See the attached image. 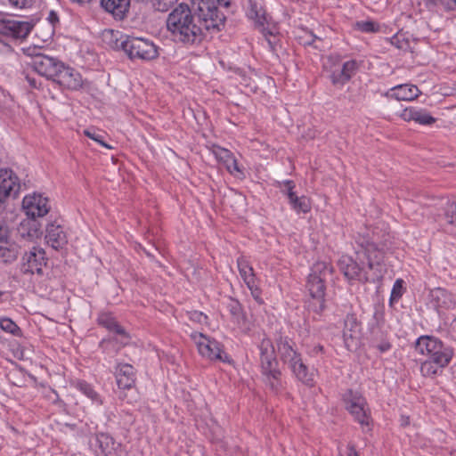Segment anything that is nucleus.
<instances>
[{"mask_svg": "<svg viewBox=\"0 0 456 456\" xmlns=\"http://www.w3.org/2000/svg\"><path fill=\"white\" fill-rule=\"evenodd\" d=\"M191 8L187 4H179L167 15L166 25L170 37L175 42L185 45L200 44L206 31H218L216 23L205 12L198 10L197 4Z\"/></svg>", "mask_w": 456, "mask_h": 456, "instance_id": "obj_1", "label": "nucleus"}, {"mask_svg": "<svg viewBox=\"0 0 456 456\" xmlns=\"http://www.w3.org/2000/svg\"><path fill=\"white\" fill-rule=\"evenodd\" d=\"M360 247L361 249L356 251V260L348 256H343L339 259L338 265L340 271L349 281H367L369 274L364 266V259H366L369 270L373 271V279L380 276L383 271V251L374 242L370 240L361 242Z\"/></svg>", "mask_w": 456, "mask_h": 456, "instance_id": "obj_2", "label": "nucleus"}, {"mask_svg": "<svg viewBox=\"0 0 456 456\" xmlns=\"http://www.w3.org/2000/svg\"><path fill=\"white\" fill-rule=\"evenodd\" d=\"M331 274L332 267L329 264L316 262L308 275L306 288L311 297L308 308L317 314H321L325 308V284Z\"/></svg>", "mask_w": 456, "mask_h": 456, "instance_id": "obj_3", "label": "nucleus"}, {"mask_svg": "<svg viewBox=\"0 0 456 456\" xmlns=\"http://www.w3.org/2000/svg\"><path fill=\"white\" fill-rule=\"evenodd\" d=\"M277 350L284 363L289 364L296 377L307 386L314 385V375L308 373L306 366L303 363L300 355L293 347L292 341L285 337H280L277 341Z\"/></svg>", "mask_w": 456, "mask_h": 456, "instance_id": "obj_4", "label": "nucleus"}, {"mask_svg": "<svg viewBox=\"0 0 456 456\" xmlns=\"http://www.w3.org/2000/svg\"><path fill=\"white\" fill-rule=\"evenodd\" d=\"M416 350L428 357L429 360H433V362L442 365L448 366L451 362L454 352L453 349L444 345L440 339L433 336H421L415 343Z\"/></svg>", "mask_w": 456, "mask_h": 456, "instance_id": "obj_5", "label": "nucleus"}, {"mask_svg": "<svg viewBox=\"0 0 456 456\" xmlns=\"http://www.w3.org/2000/svg\"><path fill=\"white\" fill-rule=\"evenodd\" d=\"M259 351L262 372L265 376L266 384L273 391L277 392L281 387V372L277 369L275 350L272 341L264 338L259 345Z\"/></svg>", "mask_w": 456, "mask_h": 456, "instance_id": "obj_6", "label": "nucleus"}, {"mask_svg": "<svg viewBox=\"0 0 456 456\" xmlns=\"http://www.w3.org/2000/svg\"><path fill=\"white\" fill-rule=\"evenodd\" d=\"M120 47L131 60L151 61L159 55L158 47L150 40L127 37Z\"/></svg>", "mask_w": 456, "mask_h": 456, "instance_id": "obj_7", "label": "nucleus"}, {"mask_svg": "<svg viewBox=\"0 0 456 456\" xmlns=\"http://www.w3.org/2000/svg\"><path fill=\"white\" fill-rule=\"evenodd\" d=\"M191 338L197 346L199 354L210 361L229 362V356L223 346L216 339L200 332H192Z\"/></svg>", "mask_w": 456, "mask_h": 456, "instance_id": "obj_8", "label": "nucleus"}, {"mask_svg": "<svg viewBox=\"0 0 456 456\" xmlns=\"http://www.w3.org/2000/svg\"><path fill=\"white\" fill-rule=\"evenodd\" d=\"M338 62V58L329 56L327 62L324 64L325 68L330 72V78L334 86H343L347 83L358 69L355 61H348L342 65Z\"/></svg>", "mask_w": 456, "mask_h": 456, "instance_id": "obj_9", "label": "nucleus"}, {"mask_svg": "<svg viewBox=\"0 0 456 456\" xmlns=\"http://www.w3.org/2000/svg\"><path fill=\"white\" fill-rule=\"evenodd\" d=\"M344 402L346 410L354 416L361 425H369V414L365 399L360 393L347 390L344 395Z\"/></svg>", "mask_w": 456, "mask_h": 456, "instance_id": "obj_10", "label": "nucleus"}, {"mask_svg": "<svg viewBox=\"0 0 456 456\" xmlns=\"http://www.w3.org/2000/svg\"><path fill=\"white\" fill-rule=\"evenodd\" d=\"M20 253V246L11 240L10 231L4 221L0 220V262L11 264Z\"/></svg>", "mask_w": 456, "mask_h": 456, "instance_id": "obj_11", "label": "nucleus"}, {"mask_svg": "<svg viewBox=\"0 0 456 456\" xmlns=\"http://www.w3.org/2000/svg\"><path fill=\"white\" fill-rule=\"evenodd\" d=\"M46 262L45 251L41 248L33 247L22 256L21 271L24 273L42 274Z\"/></svg>", "mask_w": 456, "mask_h": 456, "instance_id": "obj_12", "label": "nucleus"}, {"mask_svg": "<svg viewBox=\"0 0 456 456\" xmlns=\"http://www.w3.org/2000/svg\"><path fill=\"white\" fill-rule=\"evenodd\" d=\"M343 338L346 348L350 351H354L360 346L362 328L354 314H348L345 319Z\"/></svg>", "mask_w": 456, "mask_h": 456, "instance_id": "obj_13", "label": "nucleus"}, {"mask_svg": "<svg viewBox=\"0 0 456 456\" xmlns=\"http://www.w3.org/2000/svg\"><path fill=\"white\" fill-rule=\"evenodd\" d=\"M31 66L39 75L53 81L62 67V62L55 58L38 54L33 58Z\"/></svg>", "mask_w": 456, "mask_h": 456, "instance_id": "obj_14", "label": "nucleus"}, {"mask_svg": "<svg viewBox=\"0 0 456 456\" xmlns=\"http://www.w3.org/2000/svg\"><path fill=\"white\" fill-rule=\"evenodd\" d=\"M191 3L197 4L199 11L207 12L214 23H216V20H220L216 24L217 30H220L221 27L224 25L225 16L219 12L217 5L228 7L230 0H191Z\"/></svg>", "mask_w": 456, "mask_h": 456, "instance_id": "obj_15", "label": "nucleus"}, {"mask_svg": "<svg viewBox=\"0 0 456 456\" xmlns=\"http://www.w3.org/2000/svg\"><path fill=\"white\" fill-rule=\"evenodd\" d=\"M19 190L20 183L16 174L8 168L0 169V204L10 197H15Z\"/></svg>", "mask_w": 456, "mask_h": 456, "instance_id": "obj_16", "label": "nucleus"}, {"mask_svg": "<svg viewBox=\"0 0 456 456\" xmlns=\"http://www.w3.org/2000/svg\"><path fill=\"white\" fill-rule=\"evenodd\" d=\"M22 207L28 218L36 219L49 212L48 200L40 194L28 195L22 200Z\"/></svg>", "mask_w": 456, "mask_h": 456, "instance_id": "obj_17", "label": "nucleus"}, {"mask_svg": "<svg viewBox=\"0 0 456 456\" xmlns=\"http://www.w3.org/2000/svg\"><path fill=\"white\" fill-rule=\"evenodd\" d=\"M32 26L26 21H20L9 18H0V34L13 38H25L30 32Z\"/></svg>", "mask_w": 456, "mask_h": 456, "instance_id": "obj_18", "label": "nucleus"}, {"mask_svg": "<svg viewBox=\"0 0 456 456\" xmlns=\"http://www.w3.org/2000/svg\"><path fill=\"white\" fill-rule=\"evenodd\" d=\"M53 81L69 90H77L83 85L82 77L79 72L73 68L65 66L63 62Z\"/></svg>", "mask_w": 456, "mask_h": 456, "instance_id": "obj_19", "label": "nucleus"}, {"mask_svg": "<svg viewBox=\"0 0 456 456\" xmlns=\"http://www.w3.org/2000/svg\"><path fill=\"white\" fill-rule=\"evenodd\" d=\"M212 151L216 159L224 165L225 168L231 175L237 178H243L245 176L236 158L229 150L220 146H214Z\"/></svg>", "mask_w": 456, "mask_h": 456, "instance_id": "obj_20", "label": "nucleus"}, {"mask_svg": "<svg viewBox=\"0 0 456 456\" xmlns=\"http://www.w3.org/2000/svg\"><path fill=\"white\" fill-rule=\"evenodd\" d=\"M90 446L96 452H101L105 456H111L118 444L114 439L106 433H99L89 441Z\"/></svg>", "mask_w": 456, "mask_h": 456, "instance_id": "obj_21", "label": "nucleus"}, {"mask_svg": "<svg viewBox=\"0 0 456 456\" xmlns=\"http://www.w3.org/2000/svg\"><path fill=\"white\" fill-rule=\"evenodd\" d=\"M40 224L36 219L27 218L20 222L17 228V234L27 241H35L42 235Z\"/></svg>", "mask_w": 456, "mask_h": 456, "instance_id": "obj_22", "label": "nucleus"}, {"mask_svg": "<svg viewBox=\"0 0 456 456\" xmlns=\"http://www.w3.org/2000/svg\"><path fill=\"white\" fill-rule=\"evenodd\" d=\"M400 117L407 122L414 121L419 125H432L436 118L428 111L423 109L409 107L405 108L400 114Z\"/></svg>", "mask_w": 456, "mask_h": 456, "instance_id": "obj_23", "label": "nucleus"}, {"mask_svg": "<svg viewBox=\"0 0 456 456\" xmlns=\"http://www.w3.org/2000/svg\"><path fill=\"white\" fill-rule=\"evenodd\" d=\"M118 387L120 389H130L135 384V370L128 364H118L116 373Z\"/></svg>", "mask_w": 456, "mask_h": 456, "instance_id": "obj_24", "label": "nucleus"}, {"mask_svg": "<svg viewBox=\"0 0 456 456\" xmlns=\"http://www.w3.org/2000/svg\"><path fill=\"white\" fill-rule=\"evenodd\" d=\"M46 242L54 249L62 248L67 243V236L61 225L50 224L46 227Z\"/></svg>", "mask_w": 456, "mask_h": 456, "instance_id": "obj_25", "label": "nucleus"}, {"mask_svg": "<svg viewBox=\"0 0 456 456\" xmlns=\"http://www.w3.org/2000/svg\"><path fill=\"white\" fill-rule=\"evenodd\" d=\"M101 5L116 19L122 20L128 12L130 0H101Z\"/></svg>", "mask_w": 456, "mask_h": 456, "instance_id": "obj_26", "label": "nucleus"}, {"mask_svg": "<svg viewBox=\"0 0 456 456\" xmlns=\"http://www.w3.org/2000/svg\"><path fill=\"white\" fill-rule=\"evenodd\" d=\"M284 185L287 189L288 197L293 208L297 212L307 213L311 209L310 200L305 196L297 197L293 191L294 183L292 181L284 182Z\"/></svg>", "mask_w": 456, "mask_h": 456, "instance_id": "obj_27", "label": "nucleus"}, {"mask_svg": "<svg viewBox=\"0 0 456 456\" xmlns=\"http://www.w3.org/2000/svg\"><path fill=\"white\" fill-rule=\"evenodd\" d=\"M429 299L432 305L436 308H451L453 305L452 296L444 289L436 288L430 291Z\"/></svg>", "mask_w": 456, "mask_h": 456, "instance_id": "obj_28", "label": "nucleus"}, {"mask_svg": "<svg viewBox=\"0 0 456 456\" xmlns=\"http://www.w3.org/2000/svg\"><path fill=\"white\" fill-rule=\"evenodd\" d=\"M420 94L419 89L414 85H399L390 91V97L398 101H412Z\"/></svg>", "mask_w": 456, "mask_h": 456, "instance_id": "obj_29", "label": "nucleus"}, {"mask_svg": "<svg viewBox=\"0 0 456 456\" xmlns=\"http://www.w3.org/2000/svg\"><path fill=\"white\" fill-rule=\"evenodd\" d=\"M390 42L399 50L413 52L417 40L409 32L399 31L391 37Z\"/></svg>", "mask_w": 456, "mask_h": 456, "instance_id": "obj_30", "label": "nucleus"}, {"mask_svg": "<svg viewBox=\"0 0 456 456\" xmlns=\"http://www.w3.org/2000/svg\"><path fill=\"white\" fill-rule=\"evenodd\" d=\"M238 269L240 274V277L243 279L244 282L247 286H252V283L256 281L255 273L252 266L248 264V262L245 259V257L240 256L237 260Z\"/></svg>", "mask_w": 456, "mask_h": 456, "instance_id": "obj_31", "label": "nucleus"}, {"mask_svg": "<svg viewBox=\"0 0 456 456\" xmlns=\"http://www.w3.org/2000/svg\"><path fill=\"white\" fill-rule=\"evenodd\" d=\"M99 322L102 325L106 327L110 331H114L118 335L122 336L121 343L126 344L128 341V336L126 335L124 329L110 316L109 315H102L99 318Z\"/></svg>", "mask_w": 456, "mask_h": 456, "instance_id": "obj_32", "label": "nucleus"}, {"mask_svg": "<svg viewBox=\"0 0 456 456\" xmlns=\"http://www.w3.org/2000/svg\"><path fill=\"white\" fill-rule=\"evenodd\" d=\"M248 17L255 20L256 24L261 28L262 32L266 37L267 34L265 33V24L267 22L265 12L262 7H258L256 4L250 3V9L248 11Z\"/></svg>", "mask_w": 456, "mask_h": 456, "instance_id": "obj_33", "label": "nucleus"}, {"mask_svg": "<svg viewBox=\"0 0 456 456\" xmlns=\"http://www.w3.org/2000/svg\"><path fill=\"white\" fill-rule=\"evenodd\" d=\"M445 366L433 362V360L427 359L420 365V372L424 377L436 378L441 375Z\"/></svg>", "mask_w": 456, "mask_h": 456, "instance_id": "obj_34", "label": "nucleus"}, {"mask_svg": "<svg viewBox=\"0 0 456 456\" xmlns=\"http://www.w3.org/2000/svg\"><path fill=\"white\" fill-rule=\"evenodd\" d=\"M372 343L373 346H375L381 353H385L391 348L390 342L388 339H387V338L384 337L383 332L381 331L375 333Z\"/></svg>", "mask_w": 456, "mask_h": 456, "instance_id": "obj_35", "label": "nucleus"}, {"mask_svg": "<svg viewBox=\"0 0 456 456\" xmlns=\"http://www.w3.org/2000/svg\"><path fill=\"white\" fill-rule=\"evenodd\" d=\"M83 134L87 136L88 138L94 140V142H98L102 146L107 148V149H112L110 145L106 143L104 139V134L101 133L100 131L96 130L95 128H88L84 130Z\"/></svg>", "mask_w": 456, "mask_h": 456, "instance_id": "obj_36", "label": "nucleus"}, {"mask_svg": "<svg viewBox=\"0 0 456 456\" xmlns=\"http://www.w3.org/2000/svg\"><path fill=\"white\" fill-rule=\"evenodd\" d=\"M177 0H150L151 7L158 12H167Z\"/></svg>", "mask_w": 456, "mask_h": 456, "instance_id": "obj_37", "label": "nucleus"}, {"mask_svg": "<svg viewBox=\"0 0 456 456\" xmlns=\"http://www.w3.org/2000/svg\"><path fill=\"white\" fill-rule=\"evenodd\" d=\"M444 218L449 224L456 226V201L447 203Z\"/></svg>", "mask_w": 456, "mask_h": 456, "instance_id": "obj_38", "label": "nucleus"}, {"mask_svg": "<svg viewBox=\"0 0 456 456\" xmlns=\"http://www.w3.org/2000/svg\"><path fill=\"white\" fill-rule=\"evenodd\" d=\"M77 387L83 394H85L87 397H89L93 401L99 400L98 394L93 389V387L89 384L83 382V381H79V382H77Z\"/></svg>", "mask_w": 456, "mask_h": 456, "instance_id": "obj_39", "label": "nucleus"}, {"mask_svg": "<svg viewBox=\"0 0 456 456\" xmlns=\"http://www.w3.org/2000/svg\"><path fill=\"white\" fill-rule=\"evenodd\" d=\"M0 327L3 330L11 334H17L20 331L17 324L9 318H4L0 320Z\"/></svg>", "mask_w": 456, "mask_h": 456, "instance_id": "obj_40", "label": "nucleus"}, {"mask_svg": "<svg viewBox=\"0 0 456 456\" xmlns=\"http://www.w3.org/2000/svg\"><path fill=\"white\" fill-rule=\"evenodd\" d=\"M8 4L16 9H28L34 5L37 0H7Z\"/></svg>", "mask_w": 456, "mask_h": 456, "instance_id": "obj_41", "label": "nucleus"}, {"mask_svg": "<svg viewBox=\"0 0 456 456\" xmlns=\"http://www.w3.org/2000/svg\"><path fill=\"white\" fill-rule=\"evenodd\" d=\"M188 316L191 322L199 324H205L208 321V316L205 314L195 310L188 312Z\"/></svg>", "mask_w": 456, "mask_h": 456, "instance_id": "obj_42", "label": "nucleus"}, {"mask_svg": "<svg viewBox=\"0 0 456 456\" xmlns=\"http://www.w3.org/2000/svg\"><path fill=\"white\" fill-rule=\"evenodd\" d=\"M357 28L362 32H376L379 30V25L370 20L358 22Z\"/></svg>", "mask_w": 456, "mask_h": 456, "instance_id": "obj_43", "label": "nucleus"}, {"mask_svg": "<svg viewBox=\"0 0 456 456\" xmlns=\"http://www.w3.org/2000/svg\"><path fill=\"white\" fill-rule=\"evenodd\" d=\"M403 281L397 280L392 289L391 292V300H397L399 299L403 295Z\"/></svg>", "mask_w": 456, "mask_h": 456, "instance_id": "obj_44", "label": "nucleus"}, {"mask_svg": "<svg viewBox=\"0 0 456 456\" xmlns=\"http://www.w3.org/2000/svg\"><path fill=\"white\" fill-rule=\"evenodd\" d=\"M248 288L250 289L252 296L256 299H258L260 297V290L257 285L256 284V281H254V283H252V286H248Z\"/></svg>", "mask_w": 456, "mask_h": 456, "instance_id": "obj_45", "label": "nucleus"}, {"mask_svg": "<svg viewBox=\"0 0 456 456\" xmlns=\"http://www.w3.org/2000/svg\"><path fill=\"white\" fill-rule=\"evenodd\" d=\"M231 312L233 315H238L240 312V305L238 302H233L231 304Z\"/></svg>", "mask_w": 456, "mask_h": 456, "instance_id": "obj_46", "label": "nucleus"}, {"mask_svg": "<svg viewBox=\"0 0 456 456\" xmlns=\"http://www.w3.org/2000/svg\"><path fill=\"white\" fill-rule=\"evenodd\" d=\"M347 456H359L358 452H356L355 446L353 444H348L347 445Z\"/></svg>", "mask_w": 456, "mask_h": 456, "instance_id": "obj_47", "label": "nucleus"}, {"mask_svg": "<svg viewBox=\"0 0 456 456\" xmlns=\"http://www.w3.org/2000/svg\"><path fill=\"white\" fill-rule=\"evenodd\" d=\"M444 5L449 8H452L453 5L456 4V0H440Z\"/></svg>", "mask_w": 456, "mask_h": 456, "instance_id": "obj_48", "label": "nucleus"}, {"mask_svg": "<svg viewBox=\"0 0 456 456\" xmlns=\"http://www.w3.org/2000/svg\"><path fill=\"white\" fill-rule=\"evenodd\" d=\"M49 19H50L51 22L53 23L54 21L58 20V16L54 12L52 11L50 12Z\"/></svg>", "mask_w": 456, "mask_h": 456, "instance_id": "obj_49", "label": "nucleus"}, {"mask_svg": "<svg viewBox=\"0 0 456 456\" xmlns=\"http://www.w3.org/2000/svg\"><path fill=\"white\" fill-rule=\"evenodd\" d=\"M322 350H323V347H322V346H320V345H319V346H316L314 348V351L315 353H322Z\"/></svg>", "mask_w": 456, "mask_h": 456, "instance_id": "obj_50", "label": "nucleus"}, {"mask_svg": "<svg viewBox=\"0 0 456 456\" xmlns=\"http://www.w3.org/2000/svg\"><path fill=\"white\" fill-rule=\"evenodd\" d=\"M238 200L243 205L244 203V199L241 197V196H239L238 197Z\"/></svg>", "mask_w": 456, "mask_h": 456, "instance_id": "obj_51", "label": "nucleus"}, {"mask_svg": "<svg viewBox=\"0 0 456 456\" xmlns=\"http://www.w3.org/2000/svg\"><path fill=\"white\" fill-rule=\"evenodd\" d=\"M408 424H409V419L407 418L405 420H403V425H408Z\"/></svg>", "mask_w": 456, "mask_h": 456, "instance_id": "obj_52", "label": "nucleus"}, {"mask_svg": "<svg viewBox=\"0 0 456 456\" xmlns=\"http://www.w3.org/2000/svg\"><path fill=\"white\" fill-rule=\"evenodd\" d=\"M29 82H30V84H31V85H32L33 86H35V83H34V80H32V81H29Z\"/></svg>", "mask_w": 456, "mask_h": 456, "instance_id": "obj_53", "label": "nucleus"}, {"mask_svg": "<svg viewBox=\"0 0 456 456\" xmlns=\"http://www.w3.org/2000/svg\"><path fill=\"white\" fill-rule=\"evenodd\" d=\"M267 40H268V43H269L270 45H272V44H273V43H272V41H271L270 39H267Z\"/></svg>", "mask_w": 456, "mask_h": 456, "instance_id": "obj_54", "label": "nucleus"}, {"mask_svg": "<svg viewBox=\"0 0 456 456\" xmlns=\"http://www.w3.org/2000/svg\"><path fill=\"white\" fill-rule=\"evenodd\" d=\"M454 326H455V328H456V320L454 321Z\"/></svg>", "mask_w": 456, "mask_h": 456, "instance_id": "obj_55", "label": "nucleus"}, {"mask_svg": "<svg viewBox=\"0 0 456 456\" xmlns=\"http://www.w3.org/2000/svg\"><path fill=\"white\" fill-rule=\"evenodd\" d=\"M2 295V293L0 292V296Z\"/></svg>", "mask_w": 456, "mask_h": 456, "instance_id": "obj_56", "label": "nucleus"}]
</instances>
